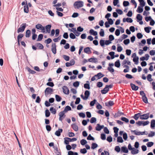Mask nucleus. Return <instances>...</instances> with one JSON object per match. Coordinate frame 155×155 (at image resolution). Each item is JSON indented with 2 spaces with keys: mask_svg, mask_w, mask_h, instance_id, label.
Here are the masks:
<instances>
[{
  "mask_svg": "<svg viewBox=\"0 0 155 155\" xmlns=\"http://www.w3.org/2000/svg\"><path fill=\"white\" fill-rule=\"evenodd\" d=\"M137 37L138 39H140L142 38L143 35L141 33L139 32L137 33Z\"/></svg>",
  "mask_w": 155,
  "mask_h": 155,
  "instance_id": "bf43d9fd",
  "label": "nucleus"
},
{
  "mask_svg": "<svg viewBox=\"0 0 155 155\" xmlns=\"http://www.w3.org/2000/svg\"><path fill=\"white\" fill-rule=\"evenodd\" d=\"M50 110L53 114H55L56 113V110L53 107H51L50 109Z\"/></svg>",
  "mask_w": 155,
  "mask_h": 155,
  "instance_id": "37998d69",
  "label": "nucleus"
},
{
  "mask_svg": "<svg viewBox=\"0 0 155 155\" xmlns=\"http://www.w3.org/2000/svg\"><path fill=\"white\" fill-rule=\"evenodd\" d=\"M117 141L118 143H123V140L122 137L121 136L118 137L117 138Z\"/></svg>",
  "mask_w": 155,
  "mask_h": 155,
  "instance_id": "49530a36",
  "label": "nucleus"
},
{
  "mask_svg": "<svg viewBox=\"0 0 155 155\" xmlns=\"http://www.w3.org/2000/svg\"><path fill=\"white\" fill-rule=\"evenodd\" d=\"M36 46L38 47V49L42 50L44 49V47L43 45L40 43H37L35 44Z\"/></svg>",
  "mask_w": 155,
  "mask_h": 155,
  "instance_id": "a211bd4d",
  "label": "nucleus"
},
{
  "mask_svg": "<svg viewBox=\"0 0 155 155\" xmlns=\"http://www.w3.org/2000/svg\"><path fill=\"white\" fill-rule=\"evenodd\" d=\"M99 43L102 47H104L105 45V40L101 39L99 41Z\"/></svg>",
  "mask_w": 155,
  "mask_h": 155,
  "instance_id": "72a5a7b5",
  "label": "nucleus"
},
{
  "mask_svg": "<svg viewBox=\"0 0 155 155\" xmlns=\"http://www.w3.org/2000/svg\"><path fill=\"white\" fill-rule=\"evenodd\" d=\"M139 57H134L133 59V61L134 62L135 64H137L139 63Z\"/></svg>",
  "mask_w": 155,
  "mask_h": 155,
  "instance_id": "c85d7f7f",
  "label": "nucleus"
},
{
  "mask_svg": "<svg viewBox=\"0 0 155 155\" xmlns=\"http://www.w3.org/2000/svg\"><path fill=\"white\" fill-rule=\"evenodd\" d=\"M52 25L51 24H49L45 26V29L46 30V32L49 33L50 32L51 28Z\"/></svg>",
  "mask_w": 155,
  "mask_h": 155,
  "instance_id": "9d476101",
  "label": "nucleus"
},
{
  "mask_svg": "<svg viewBox=\"0 0 155 155\" xmlns=\"http://www.w3.org/2000/svg\"><path fill=\"white\" fill-rule=\"evenodd\" d=\"M84 94L85 97L87 100L88 98L90 95V92L89 91L86 90L84 92Z\"/></svg>",
  "mask_w": 155,
  "mask_h": 155,
  "instance_id": "5701e85b",
  "label": "nucleus"
},
{
  "mask_svg": "<svg viewBox=\"0 0 155 155\" xmlns=\"http://www.w3.org/2000/svg\"><path fill=\"white\" fill-rule=\"evenodd\" d=\"M98 146L97 144L95 143H93L91 144V148L92 149H94Z\"/></svg>",
  "mask_w": 155,
  "mask_h": 155,
  "instance_id": "473e14b6",
  "label": "nucleus"
},
{
  "mask_svg": "<svg viewBox=\"0 0 155 155\" xmlns=\"http://www.w3.org/2000/svg\"><path fill=\"white\" fill-rule=\"evenodd\" d=\"M152 75L150 74H149L147 77V80L149 82H151L153 80L151 78Z\"/></svg>",
  "mask_w": 155,
  "mask_h": 155,
  "instance_id": "09e8293b",
  "label": "nucleus"
},
{
  "mask_svg": "<svg viewBox=\"0 0 155 155\" xmlns=\"http://www.w3.org/2000/svg\"><path fill=\"white\" fill-rule=\"evenodd\" d=\"M31 35V31L29 29L27 30L25 32V37L26 38L29 37Z\"/></svg>",
  "mask_w": 155,
  "mask_h": 155,
  "instance_id": "a878e982",
  "label": "nucleus"
},
{
  "mask_svg": "<svg viewBox=\"0 0 155 155\" xmlns=\"http://www.w3.org/2000/svg\"><path fill=\"white\" fill-rule=\"evenodd\" d=\"M145 5H140L138 6L137 9V12L138 13H141L143 11V7L145 6Z\"/></svg>",
  "mask_w": 155,
  "mask_h": 155,
  "instance_id": "423d86ee",
  "label": "nucleus"
},
{
  "mask_svg": "<svg viewBox=\"0 0 155 155\" xmlns=\"http://www.w3.org/2000/svg\"><path fill=\"white\" fill-rule=\"evenodd\" d=\"M130 42V40L129 39H125L123 41V43L126 45L128 44Z\"/></svg>",
  "mask_w": 155,
  "mask_h": 155,
  "instance_id": "13d9d810",
  "label": "nucleus"
},
{
  "mask_svg": "<svg viewBox=\"0 0 155 155\" xmlns=\"http://www.w3.org/2000/svg\"><path fill=\"white\" fill-rule=\"evenodd\" d=\"M141 114L140 113L136 114L134 115L132 117V118H134L135 120H137L139 117L140 118V114Z\"/></svg>",
  "mask_w": 155,
  "mask_h": 155,
  "instance_id": "412c9836",
  "label": "nucleus"
},
{
  "mask_svg": "<svg viewBox=\"0 0 155 155\" xmlns=\"http://www.w3.org/2000/svg\"><path fill=\"white\" fill-rule=\"evenodd\" d=\"M130 85L132 90L133 91H137L139 89V87L138 86H136L135 84L133 83H131Z\"/></svg>",
  "mask_w": 155,
  "mask_h": 155,
  "instance_id": "f8f14e48",
  "label": "nucleus"
},
{
  "mask_svg": "<svg viewBox=\"0 0 155 155\" xmlns=\"http://www.w3.org/2000/svg\"><path fill=\"white\" fill-rule=\"evenodd\" d=\"M54 90L50 87H47L45 91V95L46 97H47L49 94H53Z\"/></svg>",
  "mask_w": 155,
  "mask_h": 155,
  "instance_id": "f257e3e1",
  "label": "nucleus"
},
{
  "mask_svg": "<svg viewBox=\"0 0 155 155\" xmlns=\"http://www.w3.org/2000/svg\"><path fill=\"white\" fill-rule=\"evenodd\" d=\"M151 28L150 26L145 27L144 28L145 31L147 33H149L150 30L151 29Z\"/></svg>",
  "mask_w": 155,
  "mask_h": 155,
  "instance_id": "c9c22d12",
  "label": "nucleus"
},
{
  "mask_svg": "<svg viewBox=\"0 0 155 155\" xmlns=\"http://www.w3.org/2000/svg\"><path fill=\"white\" fill-rule=\"evenodd\" d=\"M139 152V150L138 149H136L134 148H133V149L132 150L131 153L132 154H136Z\"/></svg>",
  "mask_w": 155,
  "mask_h": 155,
  "instance_id": "c756f323",
  "label": "nucleus"
},
{
  "mask_svg": "<svg viewBox=\"0 0 155 155\" xmlns=\"http://www.w3.org/2000/svg\"><path fill=\"white\" fill-rule=\"evenodd\" d=\"M80 82L76 81L73 83V86L75 87H78L79 85Z\"/></svg>",
  "mask_w": 155,
  "mask_h": 155,
  "instance_id": "f704fd0d",
  "label": "nucleus"
},
{
  "mask_svg": "<svg viewBox=\"0 0 155 155\" xmlns=\"http://www.w3.org/2000/svg\"><path fill=\"white\" fill-rule=\"evenodd\" d=\"M146 40L145 39H142L141 41V43H139V45L140 46H143L146 43Z\"/></svg>",
  "mask_w": 155,
  "mask_h": 155,
  "instance_id": "e433bc0d",
  "label": "nucleus"
},
{
  "mask_svg": "<svg viewBox=\"0 0 155 155\" xmlns=\"http://www.w3.org/2000/svg\"><path fill=\"white\" fill-rule=\"evenodd\" d=\"M101 138L103 140H105L106 139V134L103 133L101 134Z\"/></svg>",
  "mask_w": 155,
  "mask_h": 155,
  "instance_id": "052dcab7",
  "label": "nucleus"
},
{
  "mask_svg": "<svg viewBox=\"0 0 155 155\" xmlns=\"http://www.w3.org/2000/svg\"><path fill=\"white\" fill-rule=\"evenodd\" d=\"M64 93L66 94H68L69 93V90L67 86H64L62 87Z\"/></svg>",
  "mask_w": 155,
  "mask_h": 155,
  "instance_id": "39448f33",
  "label": "nucleus"
},
{
  "mask_svg": "<svg viewBox=\"0 0 155 155\" xmlns=\"http://www.w3.org/2000/svg\"><path fill=\"white\" fill-rule=\"evenodd\" d=\"M58 115L59 116V120L61 121H62L63 118H65L66 117V115L65 114L60 112L59 113Z\"/></svg>",
  "mask_w": 155,
  "mask_h": 155,
  "instance_id": "9b49d317",
  "label": "nucleus"
},
{
  "mask_svg": "<svg viewBox=\"0 0 155 155\" xmlns=\"http://www.w3.org/2000/svg\"><path fill=\"white\" fill-rule=\"evenodd\" d=\"M128 148L125 146L122 147H121V152L125 153H127L128 152Z\"/></svg>",
  "mask_w": 155,
  "mask_h": 155,
  "instance_id": "4468645a",
  "label": "nucleus"
},
{
  "mask_svg": "<svg viewBox=\"0 0 155 155\" xmlns=\"http://www.w3.org/2000/svg\"><path fill=\"white\" fill-rule=\"evenodd\" d=\"M63 132V129L62 128H59L58 130H57L55 133V134L58 136L59 137L61 135V133Z\"/></svg>",
  "mask_w": 155,
  "mask_h": 155,
  "instance_id": "2eb2a0df",
  "label": "nucleus"
},
{
  "mask_svg": "<svg viewBox=\"0 0 155 155\" xmlns=\"http://www.w3.org/2000/svg\"><path fill=\"white\" fill-rule=\"evenodd\" d=\"M96 85L97 87L100 88L103 86V84L101 82H98L97 83Z\"/></svg>",
  "mask_w": 155,
  "mask_h": 155,
  "instance_id": "6e6d98bb",
  "label": "nucleus"
},
{
  "mask_svg": "<svg viewBox=\"0 0 155 155\" xmlns=\"http://www.w3.org/2000/svg\"><path fill=\"white\" fill-rule=\"evenodd\" d=\"M56 100L58 102L62 100L61 97L59 95L56 94L55 95Z\"/></svg>",
  "mask_w": 155,
  "mask_h": 155,
  "instance_id": "2f4dec72",
  "label": "nucleus"
},
{
  "mask_svg": "<svg viewBox=\"0 0 155 155\" xmlns=\"http://www.w3.org/2000/svg\"><path fill=\"white\" fill-rule=\"evenodd\" d=\"M26 25L27 24L26 23H22L20 25V27L18 29L17 33H19L20 32H23L26 27Z\"/></svg>",
  "mask_w": 155,
  "mask_h": 155,
  "instance_id": "7ed1b4c3",
  "label": "nucleus"
},
{
  "mask_svg": "<svg viewBox=\"0 0 155 155\" xmlns=\"http://www.w3.org/2000/svg\"><path fill=\"white\" fill-rule=\"evenodd\" d=\"M97 119L95 117H92L90 120V123L91 124L94 123L96 122Z\"/></svg>",
  "mask_w": 155,
  "mask_h": 155,
  "instance_id": "5fc2aeb1",
  "label": "nucleus"
},
{
  "mask_svg": "<svg viewBox=\"0 0 155 155\" xmlns=\"http://www.w3.org/2000/svg\"><path fill=\"white\" fill-rule=\"evenodd\" d=\"M42 25L40 24H38L35 25V28L38 30H40Z\"/></svg>",
  "mask_w": 155,
  "mask_h": 155,
  "instance_id": "69168bd1",
  "label": "nucleus"
},
{
  "mask_svg": "<svg viewBox=\"0 0 155 155\" xmlns=\"http://www.w3.org/2000/svg\"><path fill=\"white\" fill-rule=\"evenodd\" d=\"M26 1V4L24 7V12L28 13L29 12V8L28 5L27 1L25 0Z\"/></svg>",
  "mask_w": 155,
  "mask_h": 155,
  "instance_id": "6e6552de",
  "label": "nucleus"
},
{
  "mask_svg": "<svg viewBox=\"0 0 155 155\" xmlns=\"http://www.w3.org/2000/svg\"><path fill=\"white\" fill-rule=\"evenodd\" d=\"M68 155H78V153L70 150L68 152Z\"/></svg>",
  "mask_w": 155,
  "mask_h": 155,
  "instance_id": "7c9ffc66",
  "label": "nucleus"
},
{
  "mask_svg": "<svg viewBox=\"0 0 155 155\" xmlns=\"http://www.w3.org/2000/svg\"><path fill=\"white\" fill-rule=\"evenodd\" d=\"M114 65L115 67L117 68H119L120 65V60L119 59L117 60L115 62Z\"/></svg>",
  "mask_w": 155,
  "mask_h": 155,
  "instance_id": "393cba45",
  "label": "nucleus"
},
{
  "mask_svg": "<svg viewBox=\"0 0 155 155\" xmlns=\"http://www.w3.org/2000/svg\"><path fill=\"white\" fill-rule=\"evenodd\" d=\"M51 51L53 53L55 54L56 53V46L55 43H52L51 45Z\"/></svg>",
  "mask_w": 155,
  "mask_h": 155,
  "instance_id": "0eeeda50",
  "label": "nucleus"
},
{
  "mask_svg": "<svg viewBox=\"0 0 155 155\" xmlns=\"http://www.w3.org/2000/svg\"><path fill=\"white\" fill-rule=\"evenodd\" d=\"M129 5V2L128 1H124L123 2V5L124 7H126L127 6Z\"/></svg>",
  "mask_w": 155,
  "mask_h": 155,
  "instance_id": "864d4df0",
  "label": "nucleus"
},
{
  "mask_svg": "<svg viewBox=\"0 0 155 155\" xmlns=\"http://www.w3.org/2000/svg\"><path fill=\"white\" fill-rule=\"evenodd\" d=\"M114 150L115 151L118 153L120 151L121 149L120 148L119 146H117L115 147Z\"/></svg>",
  "mask_w": 155,
  "mask_h": 155,
  "instance_id": "0e129e2a",
  "label": "nucleus"
},
{
  "mask_svg": "<svg viewBox=\"0 0 155 155\" xmlns=\"http://www.w3.org/2000/svg\"><path fill=\"white\" fill-rule=\"evenodd\" d=\"M109 91V89L107 88V87L106 85L105 87L103 89L101 90V91L102 94H105L107 93Z\"/></svg>",
  "mask_w": 155,
  "mask_h": 155,
  "instance_id": "ddd939ff",
  "label": "nucleus"
},
{
  "mask_svg": "<svg viewBox=\"0 0 155 155\" xmlns=\"http://www.w3.org/2000/svg\"><path fill=\"white\" fill-rule=\"evenodd\" d=\"M84 52L88 54H90L91 53V52L90 50V48L89 47H87L86 48H85L84 49Z\"/></svg>",
  "mask_w": 155,
  "mask_h": 155,
  "instance_id": "f3484780",
  "label": "nucleus"
},
{
  "mask_svg": "<svg viewBox=\"0 0 155 155\" xmlns=\"http://www.w3.org/2000/svg\"><path fill=\"white\" fill-rule=\"evenodd\" d=\"M84 2L83 1H78L75 2L74 4L75 8L79 9L80 8L83 7L84 5Z\"/></svg>",
  "mask_w": 155,
  "mask_h": 155,
  "instance_id": "f03ea898",
  "label": "nucleus"
},
{
  "mask_svg": "<svg viewBox=\"0 0 155 155\" xmlns=\"http://www.w3.org/2000/svg\"><path fill=\"white\" fill-rule=\"evenodd\" d=\"M107 20L108 21V23L110 24V25H112L114 23V21L115 20V19H114L113 20L112 19L110 18L107 19Z\"/></svg>",
  "mask_w": 155,
  "mask_h": 155,
  "instance_id": "338daca9",
  "label": "nucleus"
},
{
  "mask_svg": "<svg viewBox=\"0 0 155 155\" xmlns=\"http://www.w3.org/2000/svg\"><path fill=\"white\" fill-rule=\"evenodd\" d=\"M114 103L113 101H109L108 103L106 102L105 103V105L107 106H111L114 105Z\"/></svg>",
  "mask_w": 155,
  "mask_h": 155,
  "instance_id": "cd10ccee",
  "label": "nucleus"
},
{
  "mask_svg": "<svg viewBox=\"0 0 155 155\" xmlns=\"http://www.w3.org/2000/svg\"><path fill=\"white\" fill-rule=\"evenodd\" d=\"M80 151L81 153L83 154H84L86 153L87 152V151L85 148L81 149L80 150Z\"/></svg>",
  "mask_w": 155,
  "mask_h": 155,
  "instance_id": "a18cd8bd",
  "label": "nucleus"
},
{
  "mask_svg": "<svg viewBox=\"0 0 155 155\" xmlns=\"http://www.w3.org/2000/svg\"><path fill=\"white\" fill-rule=\"evenodd\" d=\"M117 45L118 46L117 47V51L118 52H120L123 50L122 47L120 45H119V44H117Z\"/></svg>",
  "mask_w": 155,
  "mask_h": 155,
  "instance_id": "4d7b16f0",
  "label": "nucleus"
},
{
  "mask_svg": "<svg viewBox=\"0 0 155 155\" xmlns=\"http://www.w3.org/2000/svg\"><path fill=\"white\" fill-rule=\"evenodd\" d=\"M43 37V35L42 34H40L38 36L37 41H40L42 40Z\"/></svg>",
  "mask_w": 155,
  "mask_h": 155,
  "instance_id": "ea45409f",
  "label": "nucleus"
},
{
  "mask_svg": "<svg viewBox=\"0 0 155 155\" xmlns=\"http://www.w3.org/2000/svg\"><path fill=\"white\" fill-rule=\"evenodd\" d=\"M87 140L94 141V140L95 139L93 137L91 136V134H89L87 137Z\"/></svg>",
  "mask_w": 155,
  "mask_h": 155,
  "instance_id": "8fccbe9b",
  "label": "nucleus"
},
{
  "mask_svg": "<svg viewBox=\"0 0 155 155\" xmlns=\"http://www.w3.org/2000/svg\"><path fill=\"white\" fill-rule=\"evenodd\" d=\"M24 34L22 33L20 34L17 37V41H20L24 36Z\"/></svg>",
  "mask_w": 155,
  "mask_h": 155,
  "instance_id": "4c0bfd02",
  "label": "nucleus"
},
{
  "mask_svg": "<svg viewBox=\"0 0 155 155\" xmlns=\"http://www.w3.org/2000/svg\"><path fill=\"white\" fill-rule=\"evenodd\" d=\"M122 115H125V114L124 113L120 112L119 111L117 113H115V114L114 116V118H116L118 117H120Z\"/></svg>",
  "mask_w": 155,
  "mask_h": 155,
  "instance_id": "dca6fc26",
  "label": "nucleus"
},
{
  "mask_svg": "<svg viewBox=\"0 0 155 155\" xmlns=\"http://www.w3.org/2000/svg\"><path fill=\"white\" fill-rule=\"evenodd\" d=\"M150 56L148 54H145V57L143 56L140 58V60L142 61H144L145 60L147 61L148 60Z\"/></svg>",
  "mask_w": 155,
  "mask_h": 155,
  "instance_id": "1a4fd4ad",
  "label": "nucleus"
},
{
  "mask_svg": "<svg viewBox=\"0 0 155 155\" xmlns=\"http://www.w3.org/2000/svg\"><path fill=\"white\" fill-rule=\"evenodd\" d=\"M64 143L66 145L69 144L70 142L69 140V137H65L64 138Z\"/></svg>",
  "mask_w": 155,
  "mask_h": 155,
  "instance_id": "bb28decb",
  "label": "nucleus"
},
{
  "mask_svg": "<svg viewBox=\"0 0 155 155\" xmlns=\"http://www.w3.org/2000/svg\"><path fill=\"white\" fill-rule=\"evenodd\" d=\"M80 143L81 145L84 146L87 144V141L83 139L80 141Z\"/></svg>",
  "mask_w": 155,
  "mask_h": 155,
  "instance_id": "a19ab883",
  "label": "nucleus"
},
{
  "mask_svg": "<svg viewBox=\"0 0 155 155\" xmlns=\"http://www.w3.org/2000/svg\"><path fill=\"white\" fill-rule=\"evenodd\" d=\"M150 128L151 129H155V120H152L150 122Z\"/></svg>",
  "mask_w": 155,
  "mask_h": 155,
  "instance_id": "6ab92c4d",
  "label": "nucleus"
},
{
  "mask_svg": "<svg viewBox=\"0 0 155 155\" xmlns=\"http://www.w3.org/2000/svg\"><path fill=\"white\" fill-rule=\"evenodd\" d=\"M137 19V22L142 20L143 19V17L140 14H137L136 17Z\"/></svg>",
  "mask_w": 155,
  "mask_h": 155,
  "instance_id": "aec40b11",
  "label": "nucleus"
},
{
  "mask_svg": "<svg viewBox=\"0 0 155 155\" xmlns=\"http://www.w3.org/2000/svg\"><path fill=\"white\" fill-rule=\"evenodd\" d=\"M142 99L143 101L145 103L147 104L148 103V99L146 96L143 97H142Z\"/></svg>",
  "mask_w": 155,
  "mask_h": 155,
  "instance_id": "de8ad7c7",
  "label": "nucleus"
},
{
  "mask_svg": "<svg viewBox=\"0 0 155 155\" xmlns=\"http://www.w3.org/2000/svg\"><path fill=\"white\" fill-rule=\"evenodd\" d=\"M89 33L92 35H93L94 36V35H97V31H94L93 29H91L89 30Z\"/></svg>",
  "mask_w": 155,
  "mask_h": 155,
  "instance_id": "4be33fe9",
  "label": "nucleus"
},
{
  "mask_svg": "<svg viewBox=\"0 0 155 155\" xmlns=\"http://www.w3.org/2000/svg\"><path fill=\"white\" fill-rule=\"evenodd\" d=\"M27 70L31 74H35L36 72L35 71L31 70L29 68L27 67Z\"/></svg>",
  "mask_w": 155,
  "mask_h": 155,
  "instance_id": "680f3d73",
  "label": "nucleus"
},
{
  "mask_svg": "<svg viewBox=\"0 0 155 155\" xmlns=\"http://www.w3.org/2000/svg\"><path fill=\"white\" fill-rule=\"evenodd\" d=\"M120 120L126 123H128L129 121V119L125 117H122Z\"/></svg>",
  "mask_w": 155,
  "mask_h": 155,
  "instance_id": "79ce46f5",
  "label": "nucleus"
},
{
  "mask_svg": "<svg viewBox=\"0 0 155 155\" xmlns=\"http://www.w3.org/2000/svg\"><path fill=\"white\" fill-rule=\"evenodd\" d=\"M100 35L101 37H103L104 35V32L103 29H101L99 32Z\"/></svg>",
  "mask_w": 155,
  "mask_h": 155,
  "instance_id": "603ef678",
  "label": "nucleus"
},
{
  "mask_svg": "<svg viewBox=\"0 0 155 155\" xmlns=\"http://www.w3.org/2000/svg\"><path fill=\"white\" fill-rule=\"evenodd\" d=\"M149 113L144 114H140V119L141 120H147L149 118Z\"/></svg>",
  "mask_w": 155,
  "mask_h": 155,
  "instance_id": "20e7f679",
  "label": "nucleus"
},
{
  "mask_svg": "<svg viewBox=\"0 0 155 155\" xmlns=\"http://www.w3.org/2000/svg\"><path fill=\"white\" fill-rule=\"evenodd\" d=\"M71 127L75 131H77L78 130V127L76 124H73L71 125Z\"/></svg>",
  "mask_w": 155,
  "mask_h": 155,
  "instance_id": "b1692460",
  "label": "nucleus"
},
{
  "mask_svg": "<svg viewBox=\"0 0 155 155\" xmlns=\"http://www.w3.org/2000/svg\"><path fill=\"white\" fill-rule=\"evenodd\" d=\"M97 101L96 99H94L93 101L90 102V106L91 107L93 106Z\"/></svg>",
  "mask_w": 155,
  "mask_h": 155,
  "instance_id": "3c124183",
  "label": "nucleus"
},
{
  "mask_svg": "<svg viewBox=\"0 0 155 155\" xmlns=\"http://www.w3.org/2000/svg\"><path fill=\"white\" fill-rule=\"evenodd\" d=\"M69 37L71 39H74L76 38L75 35L72 33H71L70 34Z\"/></svg>",
  "mask_w": 155,
  "mask_h": 155,
  "instance_id": "e2e57ef3",
  "label": "nucleus"
},
{
  "mask_svg": "<svg viewBox=\"0 0 155 155\" xmlns=\"http://www.w3.org/2000/svg\"><path fill=\"white\" fill-rule=\"evenodd\" d=\"M45 116L46 117H48L50 116L51 114L48 109H46L45 110Z\"/></svg>",
  "mask_w": 155,
  "mask_h": 155,
  "instance_id": "58836bf2",
  "label": "nucleus"
},
{
  "mask_svg": "<svg viewBox=\"0 0 155 155\" xmlns=\"http://www.w3.org/2000/svg\"><path fill=\"white\" fill-rule=\"evenodd\" d=\"M102 129L101 127V125L97 124L96 125V126L95 127V130L97 131H100Z\"/></svg>",
  "mask_w": 155,
  "mask_h": 155,
  "instance_id": "c03bdc74",
  "label": "nucleus"
},
{
  "mask_svg": "<svg viewBox=\"0 0 155 155\" xmlns=\"http://www.w3.org/2000/svg\"><path fill=\"white\" fill-rule=\"evenodd\" d=\"M84 87L85 88L89 90L90 89V84H84Z\"/></svg>",
  "mask_w": 155,
  "mask_h": 155,
  "instance_id": "774afa93",
  "label": "nucleus"
}]
</instances>
